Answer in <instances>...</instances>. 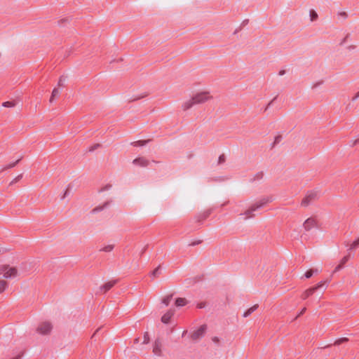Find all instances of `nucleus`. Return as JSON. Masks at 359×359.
Instances as JSON below:
<instances>
[{"instance_id": "34", "label": "nucleus", "mask_w": 359, "mask_h": 359, "mask_svg": "<svg viewBox=\"0 0 359 359\" xmlns=\"http://www.w3.org/2000/svg\"><path fill=\"white\" fill-rule=\"evenodd\" d=\"M343 266L342 264H339L337 266H336L335 269H334V272H337L339 270H341L342 269Z\"/></svg>"}, {"instance_id": "26", "label": "nucleus", "mask_w": 359, "mask_h": 359, "mask_svg": "<svg viewBox=\"0 0 359 359\" xmlns=\"http://www.w3.org/2000/svg\"><path fill=\"white\" fill-rule=\"evenodd\" d=\"M149 342V334L148 332H145L144 334V339H143V343L144 344H148Z\"/></svg>"}, {"instance_id": "15", "label": "nucleus", "mask_w": 359, "mask_h": 359, "mask_svg": "<svg viewBox=\"0 0 359 359\" xmlns=\"http://www.w3.org/2000/svg\"><path fill=\"white\" fill-rule=\"evenodd\" d=\"M258 307V305H254L253 306L250 307L249 309H248L245 312L243 313V317L247 318L249 316L252 312H254Z\"/></svg>"}, {"instance_id": "3", "label": "nucleus", "mask_w": 359, "mask_h": 359, "mask_svg": "<svg viewBox=\"0 0 359 359\" xmlns=\"http://www.w3.org/2000/svg\"><path fill=\"white\" fill-rule=\"evenodd\" d=\"M0 273L3 274L6 278H13L17 276L18 271L15 267H11L9 265H2L0 267Z\"/></svg>"}, {"instance_id": "5", "label": "nucleus", "mask_w": 359, "mask_h": 359, "mask_svg": "<svg viewBox=\"0 0 359 359\" xmlns=\"http://www.w3.org/2000/svg\"><path fill=\"white\" fill-rule=\"evenodd\" d=\"M264 202H259V203H256L255 204H252L247 210L245 211V212L243 213V215L245 216L244 217V219H248L249 218H251L252 217H253V212L256 211L257 210H258L259 208H260L261 207H262L264 205Z\"/></svg>"}, {"instance_id": "1", "label": "nucleus", "mask_w": 359, "mask_h": 359, "mask_svg": "<svg viewBox=\"0 0 359 359\" xmlns=\"http://www.w3.org/2000/svg\"><path fill=\"white\" fill-rule=\"evenodd\" d=\"M193 96L197 104H203L213 98L211 93L207 90L198 91Z\"/></svg>"}, {"instance_id": "21", "label": "nucleus", "mask_w": 359, "mask_h": 359, "mask_svg": "<svg viewBox=\"0 0 359 359\" xmlns=\"http://www.w3.org/2000/svg\"><path fill=\"white\" fill-rule=\"evenodd\" d=\"M114 285V282H109L106 284H104L103 286H102V288L104 290V292L109 290V289H111Z\"/></svg>"}, {"instance_id": "23", "label": "nucleus", "mask_w": 359, "mask_h": 359, "mask_svg": "<svg viewBox=\"0 0 359 359\" xmlns=\"http://www.w3.org/2000/svg\"><path fill=\"white\" fill-rule=\"evenodd\" d=\"M22 175H18L15 179H13L9 184L8 187H11L13 184L17 183L18 182H19L20 180V179L22 178Z\"/></svg>"}, {"instance_id": "9", "label": "nucleus", "mask_w": 359, "mask_h": 359, "mask_svg": "<svg viewBox=\"0 0 359 359\" xmlns=\"http://www.w3.org/2000/svg\"><path fill=\"white\" fill-rule=\"evenodd\" d=\"M303 226L306 231H310L316 226V221L313 218H308L303 224Z\"/></svg>"}, {"instance_id": "10", "label": "nucleus", "mask_w": 359, "mask_h": 359, "mask_svg": "<svg viewBox=\"0 0 359 359\" xmlns=\"http://www.w3.org/2000/svg\"><path fill=\"white\" fill-rule=\"evenodd\" d=\"M175 311L172 309L168 310L161 317V322L164 324H168L170 322L171 318L174 316Z\"/></svg>"}, {"instance_id": "36", "label": "nucleus", "mask_w": 359, "mask_h": 359, "mask_svg": "<svg viewBox=\"0 0 359 359\" xmlns=\"http://www.w3.org/2000/svg\"><path fill=\"white\" fill-rule=\"evenodd\" d=\"M306 311V308H304L302 311L300 312V315L302 314L303 313H304Z\"/></svg>"}, {"instance_id": "25", "label": "nucleus", "mask_w": 359, "mask_h": 359, "mask_svg": "<svg viewBox=\"0 0 359 359\" xmlns=\"http://www.w3.org/2000/svg\"><path fill=\"white\" fill-rule=\"evenodd\" d=\"M114 248V245H108L105 247L103 248L102 250L104 251V252H111Z\"/></svg>"}, {"instance_id": "6", "label": "nucleus", "mask_w": 359, "mask_h": 359, "mask_svg": "<svg viewBox=\"0 0 359 359\" xmlns=\"http://www.w3.org/2000/svg\"><path fill=\"white\" fill-rule=\"evenodd\" d=\"M195 104H196V102L195 101V99L194 96L190 97L189 99L184 101L181 105V108L183 111H186L191 109Z\"/></svg>"}, {"instance_id": "13", "label": "nucleus", "mask_w": 359, "mask_h": 359, "mask_svg": "<svg viewBox=\"0 0 359 359\" xmlns=\"http://www.w3.org/2000/svg\"><path fill=\"white\" fill-rule=\"evenodd\" d=\"M133 163L137 165L145 167L148 165L149 161L144 158H137L133 161Z\"/></svg>"}, {"instance_id": "33", "label": "nucleus", "mask_w": 359, "mask_h": 359, "mask_svg": "<svg viewBox=\"0 0 359 359\" xmlns=\"http://www.w3.org/2000/svg\"><path fill=\"white\" fill-rule=\"evenodd\" d=\"M347 341L346 338H341V339H339L337 341H336L335 344H340L341 343H342L344 341Z\"/></svg>"}, {"instance_id": "16", "label": "nucleus", "mask_w": 359, "mask_h": 359, "mask_svg": "<svg viewBox=\"0 0 359 359\" xmlns=\"http://www.w3.org/2000/svg\"><path fill=\"white\" fill-rule=\"evenodd\" d=\"M187 301L184 298H177L175 301V305L177 306H182L186 305Z\"/></svg>"}, {"instance_id": "4", "label": "nucleus", "mask_w": 359, "mask_h": 359, "mask_svg": "<svg viewBox=\"0 0 359 359\" xmlns=\"http://www.w3.org/2000/svg\"><path fill=\"white\" fill-rule=\"evenodd\" d=\"M207 330V326L205 325H203L200 326L198 329L193 331L191 334V339L194 341H198L201 339Z\"/></svg>"}, {"instance_id": "22", "label": "nucleus", "mask_w": 359, "mask_h": 359, "mask_svg": "<svg viewBox=\"0 0 359 359\" xmlns=\"http://www.w3.org/2000/svg\"><path fill=\"white\" fill-rule=\"evenodd\" d=\"M108 205V203H105L104 205H100V206H97L96 208H95L93 210V212H97L99 211H101L105 207H107Z\"/></svg>"}, {"instance_id": "12", "label": "nucleus", "mask_w": 359, "mask_h": 359, "mask_svg": "<svg viewBox=\"0 0 359 359\" xmlns=\"http://www.w3.org/2000/svg\"><path fill=\"white\" fill-rule=\"evenodd\" d=\"M318 289V287H312L306 290L302 294L303 299H307L309 296L312 295L315 291Z\"/></svg>"}, {"instance_id": "29", "label": "nucleus", "mask_w": 359, "mask_h": 359, "mask_svg": "<svg viewBox=\"0 0 359 359\" xmlns=\"http://www.w3.org/2000/svg\"><path fill=\"white\" fill-rule=\"evenodd\" d=\"M348 259H349V256H348V255L345 256V257H344L341 259V262H340V263H339V264H342V266H344V264H345V263H346Z\"/></svg>"}, {"instance_id": "35", "label": "nucleus", "mask_w": 359, "mask_h": 359, "mask_svg": "<svg viewBox=\"0 0 359 359\" xmlns=\"http://www.w3.org/2000/svg\"><path fill=\"white\" fill-rule=\"evenodd\" d=\"M323 282H320V283H318L316 287H318V289L319 287H322V286H323Z\"/></svg>"}, {"instance_id": "17", "label": "nucleus", "mask_w": 359, "mask_h": 359, "mask_svg": "<svg viewBox=\"0 0 359 359\" xmlns=\"http://www.w3.org/2000/svg\"><path fill=\"white\" fill-rule=\"evenodd\" d=\"M172 298V295H167L162 299V303L167 306L170 303Z\"/></svg>"}, {"instance_id": "7", "label": "nucleus", "mask_w": 359, "mask_h": 359, "mask_svg": "<svg viewBox=\"0 0 359 359\" xmlns=\"http://www.w3.org/2000/svg\"><path fill=\"white\" fill-rule=\"evenodd\" d=\"M163 345L161 341L156 340L155 341L153 346V353L155 355L159 357L162 355Z\"/></svg>"}, {"instance_id": "20", "label": "nucleus", "mask_w": 359, "mask_h": 359, "mask_svg": "<svg viewBox=\"0 0 359 359\" xmlns=\"http://www.w3.org/2000/svg\"><path fill=\"white\" fill-rule=\"evenodd\" d=\"M359 246V238L350 244V250H354Z\"/></svg>"}, {"instance_id": "28", "label": "nucleus", "mask_w": 359, "mask_h": 359, "mask_svg": "<svg viewBox=\"0 0 359 359\" xmlns=\"http://www.w3.org/2000/svg\"><path fill=\"white\" fill-rule=\"evenodd\" d=\"M159 271H160V267H157L156 269H155L152 273H151V276H154V277H156L158 275L159 273Z\"/></svg>"}, {"instance_id": "24", "label": "nucleus", "mask_w": 359, "mask_h": 359, "mask_svg": "<svg viewBox=\"0 0 359 359\" xmlns=\"http://www.w3.org/2000/svg\"><path fill=\"white\" fill-rule=\"evenodd\" d=\"M310 17H311V21L316 20L317 19V18H318V14L316 13V11H310Z\"/></svg>"}, {"instance_id": "19", "label": "nucleus", "mask_w": 359, "mask_h": 359, "mask_svg": "<svg viewBox=\"0 0 359 359\" xmlns=\"http://www.w3.org/2000/svg\"><path fill=\"white\" fill-rule=\"evenodd\" d=\"M60 94V90L58 88H54L53 92H52V95H51V97L50 98V102H53L54 100V98L55 97H57L58 95Z\"/></svg>"}, {"instance_id": "8", "label": "nucleus", "mask_w": 359, "mask_h": 359, "mask_svg": "<svg viewBox=\"0 0 359 359\" xmlns=\"http://www.w3.org/2000/svg\"><path fill=\"white\" fill-rule=\"evenodd\" d=\"M21 100L20 97H17L15 98H11L10 100L4 102L2 103V106L4 107H15L17 104L20 103Z\"/></svg>"}, {"instance_id": "31", "label": "nucleus", "mask_w": 359, "mask_h": 359, "mask_svg": "<svg viewBox=\"0 0 359 359\" xmlns=\"http://www.w3.org/2000/svg\"><path fill=\"white\" fill-rule=\"evenodd\" d=\"M147 141H138L135 142V146H143L146 144Z\"/></svg>"}, {"instance_id": "14", "label": "nucleus", "mask_w": 359, "mask_h": 359, "mask_svg": "<svg viewBox=\"0 0 359 359\" xmlns=\"http://www.w3.org/2000/svg\"><path fill=\"white\" fill-rule=\"evenodd\" d=\"M20 158L16 160L15 162L10 163H8L7 165H5L1 169L0 172H4V171H5L6 170H8V169L14 168L20 162Z\"/></svg>"}, {"instance_id": "32", "label": "nucleus", "mask_w": 359, "mask_h": 359, "mask_svg": "<svg viewBox=\"0 0 359 359\" xmlns=\"http://www.w3.org/2000/svg\"><path fill=\"white\" fill-rule=\"evenodd\" d=\"M65 81V78L60 77L58 81V86H62Z\"/></svg>"}, {"instance_id": "37", "label": "nucleus", "mask_w": 359, "mask_h": 359, "mask_svg": "<svg viewBox=\"0 0 359 359\" xmlns=\"http://www.w3.org/2000/svg\"><path fill=\"white\" fill-rule=\"evenodd\" d=\"M320 271V270L316 269L314 271H315V272H316V273H318V272H319Z\"/></svg>"}, {"instance_id": "30", "label": "nucleus", "mask_w": 359, "mask_h": 359, "mask_svg": "<svg viewBox=\"0 0 359 359\" xmlns=\"http://www.w3.org/2000/svg\"><path fill=\"white\" fill-rule=\"evenodd\" d=\"M212 341L213 343H215L216 344H220V339L218 337H213L212 338Z\"/></svg>"}, {"instance_id": "2", "label": "nucleus", "mask_w": 359, "mask_h": 359, "mask_svg": "<svg viewBox=\"0 0 359 359\" xmlns=\"http://www.w3.org/2000/svg\"><path fill=\"white\" fill-rule=\"evenodd\" d=\"M53 330V325L49 321L41 322L36 328V332L41 335H48L50 334Z\"/></svg>"}, {"instance_id": "18", "label": "nucleus", "mask_w": 359, "mask_h": 359, "mask_svg": "<svg viewBox=\"0 0 359 359\" xmlns=\"http://www.w3.org/2000/svg\"><path fill=\"white\" fill-rule=\"evenodd\" d=\"M8 287V283L6 280H0V293H2Z\"/></svg>"}, {"instance_id": "11", "label": "nucleus", "mask_w": 359, "mask_h": 359, "mask_svg": "<svg viewBox=\"0 0 359 359\" xmlns=\"http://www.w3.org/2000/svg\"><path fill=\"white\" fill-rule=\"evenodd\" d=\"M317 197V194L316 192H311L306 195V196L303 199L302 204L304 205H307L311 201L314 200Z\"/></svg>"}, {"instance_id": "27", "label": "nucleus", "mask_w": 359, "mask_h": 359, "mask_svg": "<svg viewBox=\"0 0 359 359\" xmlns=\"http://www.w3.org/2000/svg\"><path fill=\"white\" fill-rule=\"evenodd\" d=\"M313 272H314V270H313V269H310V270L307 271L305 273V277L306 278H311L312 276Z\"/></svg>"}]
</instances>
